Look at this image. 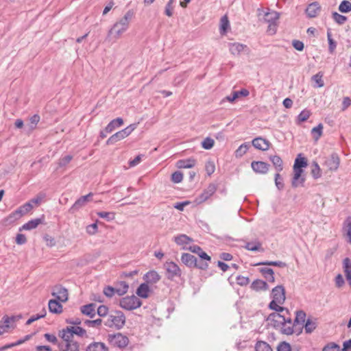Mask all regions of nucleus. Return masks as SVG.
<instances>
[{"mask_svg":"<svg viewBox=\"0 0 351 351\" xmlns=\"http://www.w3.org/2000/svg\"><path fill=\"white\" fill-rule=\"evenodd\" d=\"M134 12L132 10H129L123 17L119 19L109 29L107 39L117 40L129 28L130 23L134 17Z\"/></svg>","mask_w":351,"mask_h":351,"instance_id":"f257e3e1","label":"nucleus"},{"mask_svg":"<svg viewBox=\"0 0 351 351\" xmlns=\"http://www.w3.org/2000/svg\"><path fill=\"white\" fill-rule=\"evenodd\" d=\"M273 300L269 304V308L274 311H282V306L279 304H283L286 297L285 290L282 285H278L274 287L271 293Z\"/></svg>","mask_w":351,"mask_h":351,"instance_id":"f03ea898","label":"nucleus"},{"mask_svg":"<svg viewBox=\"0 0 351 351\" xmlns=\"http://www.w3.org/2000/svg\"><path fill=\"white\" fill-rule=\"evenodd\" d=\"M125 324V316L124 313L120 311L111 312L104 320V324L109 328L114 327L117 329H121Z\"/></svg>","mask_w":351,"mask_h":351,"instance_id":"7ed1b4c3","label":"nucleus"},{"mask_svg":"<svg viewBox=\"0 0 351 351\" xmlns=\"http://www.w3.org/2000/svg\"><path fill=\"white\" fill-rule=\"evenodd\" d=\"M279 16L280 14L276 11L268 8L266 11L264 10H258V17L260 20H263L264 22L269 23V30H272L273 33L276 32L275 27Z\"/></svg>","mask_w":351,"mask_h":351,"instance_id":"20e7f679","label":"nucleus"},{"mask_svg":"<svg viewBox=\"0 0 351 351\" xmlns=\"http://www.w3.org/2000/svg\"><path fill=\"white\" fill-rule=\"evenodd\" d=\"M181 261L186 267L190 268H198L202 270H206L208 267V262L197 261L195 256L189 253H183L181 256Z\"/></svg>","mask_w":351,"mask_h":351,"instance_id":"39448f33","label":"nucleus"},{"mask_svg":"<svg viewBox=\"0 0 351 351\" xmlns=\"http://www.w3.org/2000/svg\"><path fill=\"white\" fill-rule=\"evenodd\" d=\"M136 124H130L123 130H121L112 135L106 141V145H113L117 142L128 136L136 128Z\"/></svg>","mask_w":351,"mask_h":351,"instance_id":"423d86ee","label":"nucleus"},{"mask_svg":"<svg viewBox=\"0 0 351 351\" xmlns=\"http://www.w3.org/2000/svg\"><path fill=\"white\" fill-rule=\"evenodd\" d=\"M120 306L127 311H132L139 308L142 305L141 300L134 295L122 298L119 301Z\"/></svg>","mask_w":351,"mask_h":351,"instance_id":"0eeeda50","label":"nucleus"},{"mask_svg":"<svg viewBox=\"0 0 351 351\" xmlns=\"http://www.w3.org/2000/svg\"><path fill=\"white\" fill-rule=\"evenodd\" d=\"M164 267L167 271V277L169 280H173L176 278L181 277L182 270L174 262H166L164 264Z\"/></svg>","mask_w":351,"mask_h":351,"instance_id":"6e6552de","label":"nucleus"},{"mask_svg":"<svg viewBox=\"0 0 351 351\" xmlns=\"http://www.w3.org/2000/svg\"><path fill=\"white\" fill-rule=\"evenodd\" d=\"M278 329L280 330V332L283 335H291L295 333L299 335L302 332L303 326H296L291 317H290V322H285Z\"/></svg>","mask_w":351,"mask_h":351,"instance_id":"1a4fd4ad","label":"nucleus"},{"mask_svg":"<svg viewBox=\"0 0 351 351\" xmlns=\"http://www.w3.org/2000/svg\"><path fill=\"white\" fill-rule=\"evenodd\" d=\"M267 320L271 322L273 327L278 329L285 322H290V317L281 315L280 312L275 311L269 315Z\"/></svg>","mask_w":351,"mask_h":351,"instance_id":"9d476101","label":"nucleus"},{"mask_svg":"<svg viewBox=\"0 0 351 351\" xmlns=\"http://www.w3.org/2000/svg\"><path fill=\"white\" fill-rule=\"evenodd\" d=\"M33 208V205L31 204V202H26L23 205L21 206L19 208H18L15 211L12 213L9 217V219H17L21 217L23 215L27 214L29 213L32 209Z\"/></svg>","mask_w":351,"mask_h":351,"instance_id":"9b49d317","label":"nucleus"},{"mask_svg":"<svg viewBox=\"0 0 351 351\" xmlns=\"http://www.w3.org/2000/svg\"><path fill=\"white\" fill-rule=\"evenodd\" d=\"M108 337L110 342L119 348H124L127 346L129 343L128 338L121 333L109 335Z\"/></svg>","mask_w":351,"mask_h":351,"instance_id":"f8f14e48","label":"nucleus"},{"mask_svg":"<svg viewBox=\"0 0 351 351\" xmlns=\"http://www.w3.org/2000/svg\"><path fill=\"white\" fill-rule=\"evenodd\" d=\"M340 159L337 153H332L330 156L326 158L324 165L330 171H336L339 166Z\"/></svg>","mask_w":351,"mask_h":351,"instance_id":"ddd939ff","label":"nucleus"},{"mask_svg":"<svg viewBox=\"0 0 351 351\" xmlns=\"http://www.w3.org/2000/svg\"><path fill=\"white\" fill-rule=\"evenodd\" d=\"M217 186L215 184H210L208 187L196 198L195 202L201 204L206 201L216 191Z\"/></svg>","mask_w":351,"mask_h":351,"instance_id":"4468645a","label":"nucleus"},{"mask_svg":"<svg viewBox=\"0 0 351 351\" xmlns=\"http://www.w3.org/2000/svg\"><path fill=\"white\" fill-rule=\"evenodd\" d=\"M52 295L56 297V300L62 302H65L68 300L67 289L61 285H56L53 288Z\"/></svg>","mask_w":351,"mask_h":351,"instance_id":"2eb2a0df","label":"nucleus"},{"mask_svg":"<svg viewBox=\"0 0 351 351\" xmlns=\"http://www.w3.org/2000/svg\"><path fill=\"white\" fill-rule=\"evenodd\" d=\"M251 167L256 173L266 174L269 171V165L263 161H252Z\"/></svg>","mask_w":351,"mask_h":351,"instance_id":"dca6fc26","label":"nucleus"},{"mask_svg":"<svg viewBox=\"0 0 351 351\" xmlns=\"http://www.w3.org/2000/svg\"><path fill=\"white\" fill-rule=\"evenodd\" d=\"M58 348L60 351H79L80 344L74 340L69 342H60Z\"/></svg>","mask_w":351,"mask_h":351,"instance_id":"f3484780","label":"nucleus"},{"mask_svg":"<svg viewBox=\"0 0 351 351\" xmlns=\"http://www.w3.org/2000/svg\"><path fill=\"white\" fill-rule=\"evenodd\" d=\"M321 12V6L317 1L313 2L308 5L305 12L308 18H315Z\"/></svg>","mask_w":351,"mask_h":351,"instance_id":"a211bd4d","label":"nucleus"},{"mask_svg":"<svg viewBox=\"0 0 351 351\" xmlns=\"http://www.w3.org/2000/svg\"><path fill=\"white\" fill-rule=\"evenodd\" d=\"M252 144L256 149L262 151H266L269 149L270 146L269 141L262 137H257L254 138L252 141Z\"/></svg>","mask_w":351,"mask_h":351,"instance_id":"6ab92c4d","label":"nucleus"},{"mask_svg":"<svg viewBox=\"0 0 351 351\" xmlns=\"http://www.w3.org/2000/svg\"><path fill=\"white\" fill-rule=\"evenodd\" d=\"M247 45L239 43L229 44V51L234 56H239L242 51H248Z\"/></svg>","mask_w":351,"mask_h":351,"instance_id":"aec40b11","label":"nucleus"},{"mask_svg":"<svg viewBox=\"0 0 351 351\" xmlns=\"http://www.w3.org/2000/svg\"><path fill=\"white\" fill-rule=\"evenodd\" d=\"M294 176L292 179L291 184L293 187H298L299 184H303L304 182V178H302V173L303 172L302 169L293 167Z\"/></svg>","mask_w":351,"mask_h":351,"instance_id":"412c9836","label":"nucleus"},{"mask_svg":"<svg viewBox=\"0 0 351 351\" xmlns=\"http://www.w3.org/2000/svg\"><path fill=\"white\" fill-rule=\"evenodd\" d=\"M250 94V92L248 90L245 89V88H243L240 90H237V91H234L232 93L231 95H228L227 97H226V98L224 99L230 101V102H233L234 101L237 99L241 97H247Z\"/></svg>","mask_w":351,"mask_h":351,"instance_id":"4be33fe9","label":"nucleus"},{"mask_svg":"<svg viewBox=\"0 0 351 351\" xmlns=\"http://www.w3.org/2000/svg\"><path fill=\"white\" fill-rule=\"evenodd\" d=\"M95 307L96 305L94 303H90L82 306L80 307V311L82 314L87 315L90 318H93L96 315Z\"/></svg>","mask_w":351,"mask_h":351,"instance_id":"5701e85b","label":"nucleus"},{"mask_svg":"<svg viewBox=\"0 0 351 351\" xmlns=\"http://www.w3.org/2000/svg\"><path fill=\"white\" fill-rule=\"evenodd\" d=\"M173 241L177 245H182L183 247L184 246H186L187 244L193 242V240L192 238L188 237L187 235L184 234H181L176 237H174Z\"/></svg>","mask_w":351,"mask_h":351,"instance_id":"b1692460","label":"nucleus"},{"mask_svg":"<svg viewBox=\"0 0 351 351\" xmlns=\"http://www.w3.org/2000/svg\"><path fill=\"white\" fill-rule=\"evenodd\" d=\"M246 250L252 251V252H259L263 251V249L262 248V244L261 243L256 239L251 242H246L245 245L243 246Z\"/></svg>","mask_w":351,"mask_h":351,"instance_id":"393cba45","label":"nucleus"},{"mask_svg":"<svg viewBox=\"0 0 351 351\" xmlns=\"http://www.w3.org/2000/svg\"><path fill=\"white\" fill-rule=\"evenodd\" d=\"M160 279V276L156 271H149L144 276V280L147 284L156 283Z\"/></svg>","mask_w":351,"mask_h":351,"instance_id":"a878e982","label":"nucleus"},{"mask_svg":"<svg viewBox=\"0 0 351 351\" xmlns=\"http://www.w3.org/2000/svg\"><path fill=\"white\" fill-rule=\"evenodd\" d=\"M250 287L252 290L256 291L261 290L265 291L269 289L267 283L265 281L259 279L254 280L251 284Z\"/></svg>","mask_w":351,"mask_h":351,"instance_id":"bb28decb","label":"nucleus"},{"mask_svg":"<svg viewBox=\"0 0 351 351\" xmlns=\"http://www.w3.org/2000/svg\"><path fill=\"white\" fill-rule=\"evenodd\" d=\"M195 164L196 160L193 158H190L187 159L179 160L176 163V166L179 169L192 168L195 165Z\"/></svg>","mask_w":351,"mask_h":351,"instance_id":"cd10ccee","label":"nucleus"},{"mask_svg":"<svg viewBox=\"0 0 351 351\" xmlns=\"http://www.w3.org/2000/svg\"><path fill=\"white\" fill-rule=\"evenodd\" d=\"M150 292V289L147 285V283H142L137 288L136 293L138 297L142 298H147L149 297V293Z\"/></svg>","mask_w":351,"mask_h":351,"instance_id":"c85d7f7f","label":"nucleus"},{"mask_svg":"<svg viewBox=\"0 0 351 351\" xmlns=\"http://www.w3.org/2000/svg\"><path fill=\"white\" fill-rule=\"evenodd\" d=\"M43 223V219L41 218H36L29 221L23 225V226L20 228V230H31L32 229L36 228L39 224Z\"/></svg>","mask_w":351,"mask_h":351,"instance_id":"c756f323","label":"nucleus"},{"mask_svg":"<svg viewBox=\"0 0 351 351\" xmlns=\"http://www.w3.org/2000/svg\"><path fill=\"white\" fill-rule=\"evenodd\" d=\"M123 124V120L122 118L118 117L117 119H114L112 120L106 127V132H113L116 128L120 127Z\"/></svg>","mask_w":351,"mask_h":351,"instance_id":"7c9ffc66","label":"nucleus"},{"mask_svg":"<svg viewBox=\"0 0 351 351\" xmlns=\"http://www.w3.org/2000/svg\"><path fill=\"white\" fill-rule=\"evenodd\" d=\"M86 351H108V348L103 342H93L87 346Z\"/></svg>","mask_w":351,"mask_h":351,"instance_id":"2f4dec72","label":"nucleus"},{"mask_svg":"<svg viewBox=\"0 0 351 351\" xmlns=\"http://www.w3.org/2000/svg\"><path fill=\"white\" fill-rule=\"evenodd\" d=\"M57 300H50L49 301V310L52 313H60L62 311V306Z\"/></svg>","mask_w":351,"mask_h":351,"instance_id":"473e14b6","label":"nucleus"},{"mask_svg":"<svg viewBox=\"0 0 351 351\" xmlns=\"http://www.w3.org/2000/svg\"><path fill=\"white\" fill-rule=\"evenodd\" d=\"M269 160L272 162L277 173L280 172L283 169L282 160L279 156H270Z\"/></svg>","mask_w":351,"mask_h":351,"instance_id":"72a5a7b5","label":"nucleus"},{"mask_svg":"<svg viewBox=\"0 0 351 351\" xmlns=\"http://www.w3.org/2000/svg\"><path fill=\"white\" fill-rule=\"evenodd\" d=\"M59 336L62 339L60 342H69L73 341V334L69 327L60 330Z\"/></svg>","mask_w":351,"mask_h":351,"instance_id":"f704fd0d","label":"nucleus"},{"mask_svg":"<svg viewBox=\"0 0 351 351\" xmlns=\"http://www.w3.org/2000/svg\"><path fill=\"white\" fill-rule=\"evenodd\" d=\"M260 272L269 282H274V272L272 269L268 267L261 268Z\"/></svg>","mask_w":351,"mask_h":351,"instance_id":"c9c22d12","label":"nucleus"},{"mask_svg":"<svg viewBox=\"0 0 351 351\" xmlns=\"http://www.w3.org/2000/svg\"><path fill=\"white\" fill-rule=\"evenodd\" d=\"M306 315L304 311H297L293 323L296 326H303L304 323L306 322Z\"/></svg>","mask_w":351,"mask_h":351,"instance_id":"e433bc0d","label":"nucleus"},{"mask_svg":"<svg viewBox=\"0 0 351 351\" xmlns=\"http://www.w3.org/2000/svg\"><path fill=\"white\" fill-rule=\"evenodd\" d=\"M343 270L346 277V279L351 285V261L348 258H346L343 261Z\"/></svg>","mask_w":351,"mask_h":351,"instance_id":"4c0bfd02","label":"nucleus"},{"mask_svg":"<svg viewBox=\"0 0 351 351\" xmlns=\"http://www.w3.org/2000/svg\"><path fill=\"white\" fill-rule=\"evenodd\" d=\"M114 289L116 291V293L121 296L123 295L128 292L129 286L128 284L125 281H121L117 284Z\"/></svg>","mask_w":351,"mask_h":351,"instance_id":"58836bf2","label":"nucleus"},{"mask_svg":"<svg viewBox=\"0 0 351 351\" xmlns=\"http://www.w3.org/2000/svg\"><path fill=\"white\" fill-rule=\"evenodd\" d=\"M342 230L349 239L351 243V216L348 217L343 223Z\"/></svg>","mask_w":351,"mask_h":351,"instance_id":"ea45409f","label":"nucleus"},{"mask_svg":"<svg viewBox=\"0 0 351 351\" xmlns=\"http://www.w3.org/2000/svg\"><path fill=\"white\" fill-rule=\"evenodd\" d=\"M317 326L316 319L313 320L308 318L305 322V324H303V328H304L306 333L310 334L316 328Z\"/></svg>","mask_w":351,"mask_h":351,"instance_id":"a19ab883","label":"nucleus"},{"mask_svg":"<svg viewBox=\"0 0 351 351\" xmlns=\"http://www.w3.org/2000/svg\"><path fill=\"white\" fill-rule=\"evenodd\" d=\"M327 39L328 42V51L332 54L337 47V42L332 38L330 29H328L327 31Z\"/></svg>","mask_w":351,"mask_h":351,"instance_id":"79ce46f5","label":"nucleus"},{"mask_svg":"<svg viewBox=\"0 0 351 351\" xmlns=\"http://www.w3.org/2000/svg\"><path fill=\"white\" fill-rule=\"evenodd\" d=\"M230 27V22L226 15L222 16L220 20V33L224 34Z\"/></svg>","mask_w":351,"mask_h":351,"instance_id":"37998d69","label":"nucleus"},{"mask_svg":"<svg viewBox=\"0 0 351 351\" xmlns=\"http://www.w3.org/2000/svg\"><path fill=\"white\" fill-rule=\"evenodd\" d=\"M256 351H273L272 348L265 341H258L255 345Z\"/></svg>","mask_w":351,"mask_h":351,"instance_id":"c03bdc74","label":"nucleus"},{"mask_svg":"<svg viewBox=\"0 0 351 351\" xmlns=\"http://www.w3.org/2000/svg\"><path fill=\"white\" fill-rule=\"evenodd\" d=\"M250 147V145L249 143H244L241 144L235 151V156L237 158L242 157L247 152Z\"/></svg>","mask_w":351,"mask_h":351,"instance_id":"a18cd8bd","label":"nucleus"},{"mask_svg":"<svg viewBox=\"0 0 351 351\" xmlns=\"http://www.w3.org/2000/svg\"><path fill=\"white\" fill-rule=\"evenodd\" d=\"M323 73L322 72H318L317 74L312 76L311 80L314 82L315 84V87L321 88L324 85V81L322 80Z\"/></svg>","mask_w":351,"mask_h":351,"instance_id":"49530a36","label":"nucleus"},{"mask_svg":"<svg viewBox=\"0 0 351 351\" xmlns=\"http://www.w3.org/2000/svg\"><path fill=\"white\" fill-rule=\"evenodd\" d=\"M332 17L333 20L339 25L344 24L348 19L346 16L341 15L337 12H333L332 13Z\"/></svg>","mask_w":351,"mask_h":351,"instance_id":"de8ad7c7","label":"nucleus"},{"mask_svg":"<svg viewBox=\"0 0 351 351\" xmlns=\"http://www.w3.org/2000/svg\"><path fill=\"white\" fill-rule=\"evenodd\" d=\"M84 202L80 197L78 199L75 201V202L73 204V206L70 208L69 212L71 213H74L80 208L85 206Z\"/></svg>","mask_w":351,"mask_h":351,"instance_id":"09e8293b","label":"nucleus"},{"mask_svg":"<svg viewBox=\"0 0 351 351\" xmlns=\"http://www.w3.org/2000/svg\"><path fill=\"white\" fill-rule=\"evenodd\" d=\"M323 125L319 123L317 126L311 130V134L315 140H318L322 134Z\"/></svg>","mask_w":351,"mask_h":351,"instance_id":"8fccbe9b","label":"nucleus"},{"mask_svg":"<svg viewBox=\"0 0 351 351\" xmlns=\"http://www.w3.org/2000/svg\"><path fill=\"white\" fill-rule=\"evenodd\" d=\"M257 265H269V266H276L279 267H285L287 266V264L282 261H265L261 262L257 264Z\"/></svg>","mask_w":351,"mask_h":351,"instance_id":"3c124183","label":"nucleus"},{"mask_svg":"<svg viewBox=\"0 0 351 351\" xmlns=\"http://www.w3.org/2000/svg\"><path fill=\"white\" fill-rule=\"evenodd\" d=\"M339 10L342 13H347L351 11V3L348 1H343L339 6Z\"/></svg>","mask_w":351,"mask_h":351,"instance_id":"603ef678","label":"nucleus"},{"mask_svg":"<svg viewBox=\"0 0 351 351\" xmlns=\"http://www.w3.org/2000/svg\"><path fill=\"white\" fill-rule=\"evenodd\" d=\"M104 323V319H97L95 320H88L86 319L84 322V324L89 327L99 328L101 324Z\"/></svg>","mask_w":351,"mask_h":351,"instance_id":"864d4df0","label":"nucleus"},{"mask_svg":"<svg viewBox=\"0 0 351 351\" xmlns=\"http://www.w3.org/2000/svg\"><path fill=\"white\" fill-rule=\"evenodd\" d=\"M73 334V336L74 335H77L80 337H83L86 334V330L80 326H70L69 327Z\"/></svg>","mask_w":351,"mask_h":351,"instance_id":"5fc2aeb1","label":"nucleus"},{"mask_svg":"<svg viewBox=\"0 0 351 351\" xmlns=\"http://www.w3.org/2000/svg\"><path fill=\"white\" fill-rule=\"evenodd\" d=\"M311 112L308 110H303L298 116V122H304L306 121L309 117L311 116Z\"/></svg>","mask_w":351,"mask_h":351,"instance_id":"6e6d98bb","label":"nucleus"},{"mask_svg":"<svg viewBox=\"0 0 351 351\" xmlns=\"http://www.w3.org/2000/svg\"><path fill=\"white\" fill-rule=\"evenodd\" d=\"M97 215L101 218L106 219L108 221H112L114 219V213L100 211L98 212Z\"/></svg>","mask_w":351,"mask_h":351,"instance_id":"4d7b16f0","label":"nucleus"},{"mask_svg":"<svg viewBox=\"0 0 351 351\" xmlns=\"http://www.w3.org/2000/svg\"><path fill=\"white\" fill-rule=\"evenodd\" d=\"M176 0H169L167 3L166 4V6H165V14L167 16H172L173 15V4L175 3Z\"/></svg>","mask_w":351,"mask_h":351,"instance_id":"13d9d810","label":"nucleus"},{"mask_svg":"<svg viewBox=\"0 0 351 351\" xmlns=\"http://www.w3.org/2000/svg\"><path fill=\"white\" fill-rule=\"evenodd\" d=\"M307 166V161L304 158H299L298 157L294 162L293 167L302 169Z\"/></svg>","mask_w":351,"mask_h":351,"instance_id":"bf43d9fd","label":"nucleus"},{"mask_svg":"<svg viewBox=\"0 0 351 351\" xmlns=\"http://www.w3.org/2000/svg\"><path fill=\"white\" fill-rule=\"evenodd\" d=\"M279 173L280 172L276 173L275 174V177H274L275 184L278 190H282L284 188L283 179Z\"/></svg>","mask_w":351,"mask_h":351,"instance_id":"052dcab7","label":"nucleus"},{"mask_svg":"<svg viewBox=\"0 0 351 351\" xmlns=\"http://www.w3.org/2000/svg\"><path fill=\"white\" fill-rule=\"evenodd\" d=\"M215 141L213 138L207 137L202 143V146L205 149H210L214 145Z\"/></svg>","mask_w":351,"mask_h":351,"instance_id":"680f3d73","label":"nucleus"},{"mask_svg":"<svg viewBox=\"0 0 351 351\" xmlns=\"http://www.w3.org/2000/svg\"><path fill=\"white\" fill-rule=\"evenodd\" d=\"M73 156L71 155H66L60 158L58 162V166L60 167H66L72 160Z\"/></svg>","mask_w":351,"mask_h":351,"instance_id":"e2e57ef3","label":"nucleus"},{"mask_svg":"<svg viewBox=\"0 0 351 351\" xmlns=\"http://www.w3.org/2000/svg\"><path fill=\"white\" fill-rule=\"evenodd\" d=\"M183 179V174L181 171H177L172 173L171 181L174 183H180Z\"/></svg>","mask_w":351,"mask_h":351,"instance_id":"0e129e2a","label":"nucleus"},{"mask_svg":"<svg viewBox=\"0 0 351 351\" xmlns=\"http://www.w3.org/2000/svg\"><path fill=\"white\" fill-rule=\"evenodd\" d=\"M97 313L100 317H108V308L106 305H100L98 308Z\"/></svg>","mask_w":351,"mask_h":351,"instance_id":"69168bd1","label":"nucleus"},{"mask_svg":"<svg viewBox=\"0 0 351 351\" xmlns=\"http://www.w3.org/2000/svg\"><path fill=\"white\" fill-rule=\"evenodd\" d=\"M103 293L106 297L112 298L116 293V291L114 287L107 286L104 289Z\"/></svg>","mask_w":351,"mask_h":351,"instance_id":"338daca9","label":"nucleus"},{"mask_svg":"<svg viewBox=\"0 0 351 351\" xmlns=\"http://www.w3.org/2000/svg\"><path fill=\"white\" fill-rule=\"evenodd\" d=\"M291 350L290 344L285 341L280 342L277 347V351H291Z\"/></svg>","mask_w":351,"mask_h":351,"instance_id":"774afa93","label":"nucleus"}]
</instances>
